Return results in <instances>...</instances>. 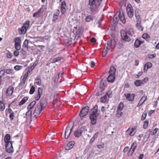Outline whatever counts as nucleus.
<instances>
[{"instance_id": "60", "label": "nucleus", "mask_w": 159, "mask_h": 159, "mask_svg": "<svg viewBox=\"0 0 159 159\" xmlns=\"http://www.w3.org/2000/svg\"><path fill=\"white\" fill-rule=\"evenodd\" d=\"M148 80V77H146L143 79L142 80H141L143 84L145 83Z\"/></svg>"}, {"instance_id": "12", "label": "nucleus", "mask_w": 159, "mask_h": 159, "mask_svg": "<svg viewBox=\"0 0 159 159\" xmlns=\"http://www.w3.org/2000/svg\"><path fill=\"white\" fill-rule=\"evenodd\" d=\"M137 146V142H134L132 144L130 148L127 153L128 156H131L133 154Z\"/></svg>"}, {"instance_id": "45", "label": "nucleus", "mask_w": 159, "mask_h": 159, "mask_svg": "<svg viewBox=\"0 0 159 159\" xmlns=\"http://www.w3.org/2000/svg\"><path fill=\"white\" fill-rule=\"evenodd\" d=\"M107 98L106 96L104 95L101 98V101L102 102L105 103L106 102Z\"/></svg>"}, {"instance_id": "59", "label": "nucleus", "mask_w": 159, "mask_h": 159, "mask_svg": "<svg viewBox=\"0 0 159 159\" xmlns=\"http://www.w3.org/2000/svg\"><path fill=\"white\" fill-rule=\"evenodd\" d=\"M6 56L7 57L9 58H11L12 57V54L10 52L8 51L7 53H6Z\"/></svg>"}, {"instance_id": "40", "label": "nucleus", "mask_w": 159, "mask_h": 159, "mask_svg": "<svg viewBox=\"0 0 159 159\" xmlns=\"http://www.w3.org/2000/svg\"><path fill=\"white\" fill-rule=\"evenodd\" d=\"M121 111L122 110H117V113L116 115L117 117H119L123 115V113Z\"/></svg>"}, {"instance_id": "50", "label": "nucleus", "mask_w": 159, "mask_h": 159, "mask_svg": "<svg viewBox=\"0 0 159 159\" xmlns=\"http://www.w3.org/2000/svg\"><path fill=\"white\" fill-rule=\"evenodd\" d=\"M118 14H119V12L116 13L114 16L113 17L114 20H115L116 22L118 20L120 19V18H119V16H118Z\"/></svg>"}, {"instance_id": "4", "label": "nucleus", "mask_w": 159, "mask_h": 159, "mask_svg": "<svg viewBox=\"0 0 159 159\" xmlns=\"http://www.w3.org/2000/svg\"><path fill=\"white\" fill-rule=\"evenodd\" d=\"M30 21L28 20L26 21L22 26L21 28L19 29V31L20 32V34H25L28 28L30 25Z\"/></svg>"}, {"instance_id": "56", "label": "nucleus", "mask_w": 159, "mask_h": 159, "mask_svg": "<svg viewBox=\"0 0 159 159\" xmlns=\"http://www.w3.org/2000/svg\"><path fill=\"white\" fill-rule=\"evenodd\" d=\"M143 74V72L142 71H140L137 74H135L134 75V77L137 78H139V77L141 75Z\"/></svg>"}, {"instance_id": "27", "label": "nucleus", "mask_w": 159, "mask_h": 159, "mask_svg": "<svg viewBox=\"0 0 159 159\" xmlns=\"http://www.w3.org/2000/svg\"><path fill=\"white\" fill-rule=\"evenodd\" d=\"M135 16L136 19H137L139 22H141V19L140 17L139 11H135Z\"/></svg>"}, {"instance_id": "43", "label": "nucleus", "mask_w": 159, "mask_h": 159, "mask_svg": "<svg viewBox=\"0 0 159 159\" xmlns=\"http://www.w3.org/2000/svg\"><path fill=\"white\" fill-rule=\"evenodd\" d=\"M112 92L111 91H107L105 95L106 96L107 98H111L112 96Z\"/></svg>"}, {"instance_id": "31", "label": "nucleus", "mask_w": 159, "mask_h": 159, "mask_svg": "<svg viewBox=\"0 0 159 159\" xmlns=\"http://www.w3.org/2000/svg\"><path fill=\"white\" fill-rule=\"evenodd\" d=\"M137 22L136 24V26L137 29L139 30L143 31V27L141 25V22H138V21H137Z\"/></svg>"}, {"instance_id": "49", "label": "nucleus", "mask_w": 159, "mask_h": 159, "mask_svg": "<svg viewBox=\"0 0 159 159\" xmlns=\"http://www.w3.org/2000/svg\"><path fill=\"white\" fill-rule=\"evenodd\" d=\"M147 112L146 111H144L143 112L141 118V120H143L145 119L147 116Z\"/></svg>"}, {"instance_id": "14", "label": "nucleus", "mask_w": 159, "mask_h": 159, "mask_svg": "<svg viewBox=\"0 0 159 159\" xmlns=\"http://www.w3.org/2000/svg\"><path fill=\"white\" fill-rule=\"evenodd\" d=\"M44 7V6H42L41 8H40L33 15V17L35 18H37L39 17L40 14L43 13L44 11V9H43Z\"/></svg>"}, {"instance_id": "7", "label": "nucleus", "mask_w": 159, "mask_h": 159, "mask_svg": "<svg viewBox=\"0 0 159 159\" xmlns=\"http://www.w3.org/2000/svg\"><path fill=\"white\" fill-rule=\"evenodd\" d=\"M85 131V127L83 126L75 131L74 133V135L76 137H79L81 136L82 133Z\"/></svg>"}, {"instance_id": "61", "label": "nucleus", "mask_w": 159, "mask_h": 159, "mask_svg": "<svg viewBox=\"0 0 159 159\" xmlns=\"http://www.w3.org/2000/svg\"><path fill=\"white\" fill-rule=\"evenodd\" d=\"M34 69V68H33L31 66H30L28 70L27 71V72L28 73L30 74Z\"/></svg>"}, {"instance_id": "64", "label": "nucleus", "mask_w": 159, "mask_h": 159, "mask_svg": "<svg viewBox=\"0 0 159 159\" xmlns=\"http://www.w3.org/2000/svg\"><path fill=\"white\" fill-rule=\"evenodd\" d=\"M104 144L103 143H102L101 144H99L97 146V147L99 149L102 148L104 147Z\"/></svg>"}, {"instance_id": "42", "label": "nucleus", "mask_w": 159, "mask_h": 159, "mask_svg": "<svg viewBox=\"0 0 159 159\" xmlns=\"http://www.w3.org/2000/svg\"><path fill=\"white\" fill-rule=\"evenodd\" d=\"M142 37L143 39L146 40H148L150 39L149 35L147 33L143 34Z\"/></svg>"}, {"instance_id": "28", "label": "nucleus", "mask_w": 159, "mask_h": 159, "mask_svg": "<svg viewBox=\"0 0 159 159\" xmlns=\"http://www.w3.org/2000/svg\"><path fill=\"white\" fill-rule=\"evenodd\" d=\"M134 30L132 28L129 29L128 30L127 32V33L130 37L133 36L134 35Z\"/></svg>"}, {"instance_id": "10", "label": "nucleus", "mask_w": 159, "mask_h": 159, "mask_svg": "<svg viewBox=\"0 0 159 159\" xmlns=\"http://www.w3.org/2000/svg\"><path fill=\"white\" fill-rule=\"evenodd\" d=\"M28 98L27 97H24L19 102V106L18 105L16 102H12L11 104H14L15 105H16V107L14 108H18V106L20 107L21 106L24 104L25 102L27 101L28 100Z\"/></svg>"}, {"instance_id": "41", "label": "nucleus", "mask_w": 159, "mask_h": 159, "mask_svg": "<svg viewBox=\"0 0 159 159\" xmlns=\"http://www.w3.org/2000/svg\"><path fill=\"white\" fill-rule=\"evenodd\" d=\"M135 85L137 86H139L143 84L141 80H137L134 82Z\"/></svg>"}, {"instance_id": "48", "label": "nucleus", "mask_w": 159, "mask_h": 159, "mask_svg": "<svg viewBox=\"0 0 159 159\" xmlns=\"http://www.w3.org/2000/svg\"><path fill=\"white\" fill-rule=\"evenodd\" d=\"M145 66L147 67V69L151 68L152 66V64L151 62H148L145 64Z\"/></svg>"}, {"instance_id": "5", "label": "nucleus", "mask_w": 159, "mask_h": 159, "mask_svg": "<svg viewBox=\"0 0 159 159\" xmlns=\"http://www.w3.org/2000/svg\"><path fill=\"white\" fill-rule=\"evenodd\" d=\"M121 36L122 39L125 41L129 42L131 40L130 37L127 35V33L124 30H122L120 31Z\"/></svg>"}, {"instance_id": "29", "label": "nucleus", "mask_w": 159, "mask_h": 159, "mask_svg": "<svg viewBox=\"0 0 159 159\" xmlns=\"http://www.w3.org/2000/svg\"><path fill=\"white\" fill-rule=\"evenodd\" d=\"M63 58L62 57H57L56 58H53V59H51V60H52V61H51V62L52 63H55L56 62H57L58 61H60L61 60L63 59Z\"/></svg>"}, {"instance_id": "37", "label": "nucleus", "mask_w": 159, "mask_h": 159, "mask_svg": "<svg viewBox=\"0 0 159 159\" xmlns=\"http://www.w3.org/2000/svg\"><path fill=\"white\" fill-rule=\"evenodd\" d=\"M147 97L146 96H143L140 99L139 102L140 103L143 104L147 100Z\"/></svg>"}, {"instance_id": "32", "label": "nucleus", "mask_w": 159, "mask_h": 159, "mask_svg": "<svg viewBox=\"0 0 159 159\" xmlns=\"http://www.w3.org/2000/svg\"><path fill=\"white\" fill-rule=\"evenodd\" d=\"M5 108V105L3 102H0V111H3Z\"/></svg>"}, {"instance_id": "57", "label": "nucleus", "mask_w": 159, "mask_h": 159, "mask_svg": "<svg viewBox=\"0 0 159 159\" xmlns=\"http://www.w3.org/2000/svg\"><path fill=\"white\" fill-rule=\"evenodd\" d=\"M14 116V112L10 114L9 117L10 119L11 120H13Z\"/></svg>"}, {"instance_id": "52", "label": "nucleus", "mask_w": 159, "mask_h": 159, "mask_svg": "<svg viewBox=\"0 0 159 159\" xmlns=\"http://www.w3.org/2000/svg\"><path fill=\"white\" fill-rule=\"evenodd\" d=\"M38 94L40 96H41L42 94V93H43V90L42 89L39 87L38 88Z\"/></svg>"}, {"instance_id": "16", "label": "nucleus", "mask_w": 159, "mask_h": 159, "mask_svg": "<svg viewBox=\"0 0 159 159\" xmlns=\"http://www.w3.org/2000/svg\"><path fill=\"white\" fill-rule=\"evenodd\" d=\"M66 4L65 1H63L61 2V14H64L66 11Z\"/></svg>"}, {"instance_id": "8", "label": "nucleus", "mask_w": 159, "mask_h": 159, "mask_svg": "<svg viewBox=\"0 0 159 159\" xmlns=\"http://www.w3.org/2000/svg\"><path fill=\"white\" fill-rule=\"evenodd\" d=\"M73 126H70V125H68L66 127V128L65 133L64 137L65 139H67L68 138L71 132Z\"/></svg>"}, {"instance_id": "6", "label": "nucleus", "mask_w": 159, "mask_h": 159, "mask_svg": "<svg viewBox=\"0 0 159 159\" xmlns=\"http://www.w3.org/2000/svg\"><path fill=\"white\" fill-rule=\"evenodd\" d=\"M89 111V107L86 106L83 107L81 110L80 116V117H83L85 116L88 113Z\"/></svg>"}, {"instance_id": "19", "label": "nucleus", "mask_w": 159, "mask_h": 159, "mask_svg": "<svg viewBox=\"0 0 159 159\" xmlns=\"http://www.w3.org/2000/svg\"><path fill=\"white\" fill-rule=\"evenodd\" d=\"M60 14V11L59 10H56L55 13L53 14L52 21L55 22L57 19L58 16Z\"/></svg>"}, {"instance_id": "3", "label": "nucleus", "mask_w": 159, "mask_h": 159, "mask_svg": "<svg viewBox=\"0 0 159 159\" xmlns=\"http://www.w3.org/2000/svg\"><path fill=\"white\" fill-rule=\"evenodd\" d=\"M46 106L45 102L42 101L38 103L34 111L33 114L34 116H39L41 113L42 109L45 107Z\"/></svg>"}, {"instance_id": "25", "label": "nucleus", "mask_w": 159, "mask_h": 159, "mask_svg": "<svg viewBox=\"0 0 159 159\" xmlns=\"http://www.w3.org/2000/svg\"><path fill=\"white\" fill-rule=\"evenodd\" d=\"M36 103V102L35 101H34L30 103L27 107L28 110H31V109L35 105Z\"/></svg>"}, {"instance_id": "9", "label": "nucleus", "mask_w": 159, "mask_h": 159, "mask_svg": "<svg viewBox=\"0 0 159 159\" xmlns=\"http://www.w3.org/2000/svg\"><path fill=\"white\" fill-rule=\"evenodd\" d=\"M15 47L16 49L20 50L21 49V39L19 37H16L14 40Z\"/></svg>"}, {"instance_id": "44", "label": "nucleus", "mask_w": 159, "mask_h": 159, "mask_svg": "<svg viewBox=\"0 0 159 159\" xmlns=\"http://www.w3.org/2000/svg\"><path fill=\"white\" fill-rule=\"evenodd\" d=\"M35 91V88L34 86H32L31 87L30 89L29 93L30 94H33Z\"/></svg>"}, {"instance_id": "35", "label": "nucleus", "mask_w": 159, "mask_h": 159, "mask_svg": "<svg viewBox=\"0 0 159 159\" xmlns=\"http://www.w3.org/2000/svg\"><path fill=\"white\" fill-rule=\"evenodd\" d=\"M140 40L138 39H136L135 40V42L134 43V46L136 48L139 47L140 45Z\"/></svg>"}, {"instance_id": "63", "label": "nucleus", "mask_w": 159, "mask_h": 159, "mask_svg": "<svg viewBox=\"0 0 159 159\" xmlns=\"http://www.w3.org/2000/svg\"><path fill=\"white\" fill-rule=\"evenodd\" d=\"M102 20H101L100 21H98L97 23V24L98 25V27H99V28H100V27H101V26H102V23H101Z\"/></svg>"}, {"instance_id": "23", "label": "nucleus", "mask_w": 159, "mask_h": 159, "mask_svg": "<svg viewBox=\"0 0 159 159\" xmlns=\"http://www.w3.org/2000/svg\"><path fill=\"white\" fill-rule=\"evenodd\" d=\"M126 132L130 136H132L135 134L134 130L133 128H129L127 130Z\"/></svg>"}, {"instance_id": "21", "label": "nucleus", "mask_w": 159, "mask_h": 159, "mask_svg": "<svg viewBox=\"0 0 159 159\" xmlns=\"http://www.w3.org/2000/svg\"><path fill=\"white\" fill-rule=\"evenodd\" d=\"M116 75L109 74L107 77V81L108 82H113L115 80Z\"/></svg>"}, {"instance_id": "58", "label": "nucleus", "mask_w": 159, "mask_h": 159, "mask_svg": "<svg viewBox=\"0 0 159 159\" xmlns=\"http://www.w3.org/2000/svg\"><path fill=\"white\" fill-rule=\"evenodd\" d=\"M96 91L98 92L97 93H96L97 96H99L102 94V91L101 89H99V90L98 89H96Z\"/></svg>"}, {"instance_id": "51", "label": "nucleus", "mask_w": 159, "mask_h": 159, "mask_svg": "<svg viewBox=\"0 0 159 159\" xmlns=\"http://www.w3.org/2000/svg\"><path fill=\"white\" fill-rule=\"evenodd\" d=\"M20 50L16 49V50L14 51L13 52V54L15 57H17L18 56L19 54V51Z\"/></svg>"}, {"instance_id": "15", "label": "nucleus", "mask_w": 159, "mask_h": 159, "mask_svg": "<svg viewBox=\"0 0 159 159\" xmlns=\"http://www.w3.org/2000/svg\"><path fill=\"white\" fill-rule=\"evenodd\" d=\"M125 96L126 97V99L129 101L132 102L134 99L135 97V94L134 93L131 94L130 93L127 94H125Z\"/></svg>"}, {"instance_id": "26", "label": "nucleus", "mask_w": 159, "mask_h": 159, "mask_svg": "<svg viewBox=\"0 0 159 159\" xmlns=\"http://www.w3.org/2000/svg\"><path fill=\"white\" fill-rule=\"evenodd\" d=\"M29 74V73L27 72L24 75L22 82V84L23 85H24L25 84L26 81L28 76Z\"/></svg>"}, {"instance_id": "24", "label": "nucleus", "mask_w": 159, "mask_h": 159, "mask_svg": "<svg viewBox=\"0 0 159 159\" xmlns=\"http://www.w3.org/2000/svg\"><path fill=\"white\" fill-rule=\"evenodd\" d=\"M98 110V106H95L91 110L90 112V114H93V115H97V113Z\"/></svg>"}, {"instance_id": "46", "label": "nucleus", "mask_w": 159, "mask_h": 159, "mask_svg": "<svg viewBox=\"0 0 159 159\" xmlns=\"http://www.w3.org/2000/svg\"><path fill=\"white\" fill-rule=\"evenodd\" d=\"M148 120H146L144 121L143 125V128L144 129H146L148 127Z\"/></svg>"}, {"instance_id": "39", "label": "nucleus", "mask_w": 159, "mask_h": 159, "mask_svg": "<svg viewBox=\"0 0 159 159\" xmlns=\"http://www.w3.org/2000/svg\"><path fill=\"white\" fill-rule=\"evenodd\" d=\"M28 111L26 113V118H30L31 117V114L32 111L31 110H28Z\"/></svg>"}, {"instance_id": "11", "label": "nucleus", "mask_w": 159, "mask_h": 159, "mask_svg": "<svg viewBox=\"0 0 159 159\" xmlns=\"http://www.w3.org/2000/svg\"><path fill=\"white\" fill-rule=\"evenodd\" d=\"M126 11L127 15L130 18H132L134 16V11L132 6L128 5L126 7Z\"/></svg>"}, {"instance_id": "54", "label": "nucleus", "mask_w": 159, "mask_h": 159, "mask_svg": "<svg viewBox=\"0 0 159 159\" xmlns=\"http://www.w3.org/2000/svg\"><path fill=\"white\" fill-rule=\"evenodd\" d=\"M92 19V16L91 15H89V16H87L86 17L85 19H86V20L87 22H89L91 20V19Z\"/></svg>"}, {"instance_id": "55", "label": "nucleus", "mask_w": 159, "mask_h": 159, "mask_svg": "<svg viewBox=\"0 0 159 159\" xmlns=\"http://www.w3.org/2000/svg\"><path fill=\"white\" fill-rule=\"evenodd\" d=\"M6 73L8 74H12L13 73V71L11 69H8L6 70Z\"/></svg>"}, {"instance_id": "22", "label": "nucleus", "mask_w": 159, "mask_h": 159, "mask_svg": "<svg viewBox=\"0 0 159 159\" xmlns=\"http://www.w3.org/2000/svg\"><path fill=\"white\" fill-rule=\"evenodd\" d=\"M116 69L113 66H111L110 68L109 72V74L116 75Z\"/></svg>"}, {"instance_id": "1", "label": "nucleus", "mask_w": 159, "mask_h": 159, "mask_svg": "<svg viewBox=\"0 0 159 159\" xmlns=\"http://www.w3.org/2000/svg\"><path fill=\"white\" fill-rule=\"evenodd\" d=\"M102 1V0H89L88 9H89L91 12H94L100 7Z\"/></svg>"}, {"instance_id": "34", "label": "nucleus", "mask_w": 159, "mask_h": 159, "mask_svg": "<svg viewBox=\"0 0 159 159\" xmlns=\"http://www.w3.org/2000/svg\"><path fill=\"white\" fill-rule=\"evenodd\" d=\"M23 68L22 66L17 65L14 66V68L16 71H18Z\"/></svg>"}, {"instance_id": "47", "label": "nucleus", "mask_w": 159, "mask_h": 159, "mask_svg": "<svg viewBox=\"0 0 159 159\" xmlns=\"http://www.w3.org/2000/svg\"><path fill=\"white\" fill-rule=\"evenodd\" d=\"M6 111H7L8 113L10 114L13 112V111L10 107V105L8 106V108L6 109Z\"/></svg>"}, {"instance_id": "36", "label": "nucleus", "mask_w": 159, "mask_h": 159, "mask_svg": "<svg viewBox=\"0 0 159 159\" xmlns=\"http://www.w3.org/2000/svg\"><path fill=\"white\" fill-rule=\"evenodd\" d=\"M124 107V105L122 102H120L118 106L117 110H122Z\"/></svg>"}, {"instance_id": "2", "label": "nucleus", "mask_w": 159, "mask_h": 159, "mask_svg": "<svg viewBox=\"0 0 159 159\" xmlns=\"http://www.w3.org/2000/svg\"><path fill=\"white\" fill-rule=\"evenodd\" d=\"M116 43L114 39L112 38L110 40L107 42L105 44L102 51V56L104 57L107 54L110 49H113L116 45Z\"/></svg>"}, {"instance_id": "53", "label": "nucleus", "mask_w": 159, "mask_h": 159, "mask_svg": "<svg viewBox=\"0 0 159 159\" xmlns=\"http://www.w3.org/2000/svg\"><path fill=\"white\" fill-rule=\"evenodd\" d=\"M5 73V70H2L0 71V78L1 79L2 78L4 75Z\"/></svg>"}, {"instance_id": "17", "label": "nucleus", "mask_w": 159, "mask_h": 159, "mask_svg": "<svg viewBox=\"0 0 159 159\" xmlns=\"http://www.w3.org/2000/svg\"><path fill=\"white\" fill-rule=\"evenodd\" d=\"M119 16V18L123 24L126 22V20L123 11H120L119 14H118V16Z\"/></svg>"}, {"instance_id": "62", "label": "nucleus", "mask_w": 159, "mask_h": 159, "mask_svg": "<svg viewBox=\"0 0 159 159\" xmlns=\"http://www.w3.org/2000/svg\"><path fill=\"white\" fill-rule=\"evenodd\" d=\"M99 133V132H97L95 134L93 137L95 139H97Z\"/></svg>"}, {"instance_id": "13", "label": "nucleus", "mask_w": 159, "mask_h": 159, "mask_svg": "<svg viewBox=\"0 0 159 159\" xmlns=\"http://www.w3.org/2000/svg\"><path fill=\"white\" fill-rule=\"evenodd\" d=\"M12 144V142L10 141L6 144V149L7 152L9 153H11L13 152V148Z\"/></svg>"}, {"instance_id": "33", "label": "nucleus", "mask_w": 159, "mask_h": 159, "mask_svg": "<svg viewBox=\"0 0 159 159\" xmlns=\"http://www.w3.org/2000/svg\"><path fill=\"white\" fill-rule=\"evenodd\" d=\"M75 143L74 141H71L68 143L67 146L68 147V149L72 148L74 146Z\"/></svg>"}, {"instance_id": "18", "label": "nucleus", "mask_w": 159, "mask_h": 159, "mask_svg": "<svg viewBox=\"0 0 159 159\" xmlns=\"http://www.w3.org/2000/svg\"><path fill=\"white\" fill-rule=\"evenodd\" d=\"M90 119L91 120V123L92 125H94L96 123L97 115L90 114Z\"/></svg>"}, {"instance_id": "30", "label": "nucleus", "mask_w": 159, "mask_h": 159, "mask_svg": "<svg viewBox=\"0 0 159 159\" xmlns=\"http://www.w3.org/2000/svg\"><path fill=\"white\" fill-rule=\"evenodd\" d=\"M10 138L11 137L10 134H6V135L4 138V141L6 144L11 141H10Z\"/></svg>"}, {"instance_id": "38", "label": "nucleus", "mask_w": 159, "mask_h": 159, "mask_svg": "<svg viewBox=\"0 0 159 159\" xmlns=\"http://www.w3.org/2000/svg\"><path fill=\"white\" fill-rule=\"evenodd\" d=\"M42 81L40 78H37L35 80V84L38 85H40L42 84Z\"/></svg>"}, {"instance_id": "20", "label": "nucleus", "mask_w": 159, "mask_h": 159, "mask_svg": "<svg viewBox=\"0 0 159 159\" xmlns=\"http://www.w3.org/2000/svg\"><path fill=\"white\" fill-rule=\"evenodd\" d=\"M14 88L12 87H9L7 89L6 94L7 96H10L13 93Z\"/></svg>"}]
</instances>
